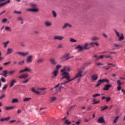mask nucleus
I'll return each mask as SVG.
<instances>
[{
	"label": "nucleus",
	"mask_w": 125,
	"mask_h": 125,
	"mask_svg": "<svg viewBox=\"0 0 125 125\" xmlns=\"http://www.w3.org/2000/svg\"><path fill=\"white\" fill-rule=\"evenodd\" d=\"M62 77L61 79V80H63L65 79L66 80V81H64L62 83H58L56 86H55L54 88H58L60 86V85H63V84H66L67 83H69L70 82H72L73 80H71V75H70V73L69 72H63L62 74Z\"/></svg>",
	"instance_id": "obj_1"
},
{
	"label": "nucleus",
	"mask_w": 125,
	"mask_h": 125,
	"mask_svg": "<svg viewBox=\"0 0 125 125\" xmlns=\"http://www.w3.org/2000/svg\"><path fill=\"white\" fill-rule=\"evenodd\" d=\"M31 7L32 8H28L26 9V11H30V12H39V9L37 7V4H31Z\"/></svg>",
	"instance_id": "obj_2"
},
{
	"label": "nucleus",
	"mask_w": 125,
	"mask_h": 125,
	"mask_svg": "<svg viewBox=\"0 0 125 125\" xmlns=\"http://www.w3.org/2000/svg\"><path fill=\"white\" fill-rule=\"evenodd\" d=\"M114 31L115 33V34H116L117 36L119 38V41L120 42H121V41H124V40H125V37L124 36V34L121 33L120 34V33L119 32H118V31H117V29H114Z\"/></svg>",
	"instance_id": "obj_3"
},
{
	"label": "nucleus",
	"mask_w": 125,
	"mask_h": 125,
	"mask_svg": "<svg viewBox=\"0 0 125 125\" xmlns=\"http://www.w3.org/2000/svg\"><path fill=\"white\" fill-rule=\"evenodd\" d=\"M83 70H78V73L76 75L75 77L72 79H70V80H72V81H74V80H76V79L78 78H81V77H83L84 75H83Z\"/></svg>",
	"instance_id": "obj_4"
},
{
	"label": "nucleus",
	"mask_w": 125,
	"mask_h": 125,
	"mask_svg": "<svg viewBox=\"0 0 125 125\" xmlns=\"http://www.w3.org/2000/svg\"><path fill=\"white\" fill-rule=\"evenodd\" d=\"M32 70L29 67H26L23 70L19 71V74H21V73H24V72H28V73H32Z\"/></svg>",
	"instance_id": "obj_5"
},
{
	"label": "nucleus",
	"mask_w": 125,
	"mask_h": 125,
	"mask_svg": "<svg viewBox=\"0 0 125 125\" xmlns=\"http://www.w3.org/2000/svg\"><path fill=\"white\" fill-rule=\"evenodd\" d=\"M65 39V38L64 37V36H55L53 37V40L54 41H63V40H64Z\"/></svg>",
	"instance_id": "obj_6"
},
{
	"label": "nucleus",
	"mask_w": 125,
	"mask_h": 125,
	"mask_svg": "<svg viewBox=\"0 0 125 125\" xmlns=\"http://www.w3.org/2000/svg\"><path fill=\"white\" fill-rule=\"evenodd\" d=\"M27 78H29V74L28 73H23L18 77V78L20 79V80H22V79H24L25 80L27 79Z\"/></svg>",
	"instance_id": "obj_7"
},
{
	"label": "nucleus",
	"mask_w": 125,
	"mask_h": 125,
	"mask_svg": "<svg viewBox=\"0 0 125 125\" xmlns=\"http://www.w3.org/2000/svg\"><path fill=\"white\" fill-rule=\"evenodd\" d=\"M73 58V57H69V54H66L61 57V59L62 60V61H65L66 60H69L70 58Z\"/></svg>",
	"instance_id": "obj_8"
},
{
	"label": "nucleus",
	"mask_w": 125,
	"mask_h": 125,
	"mask_svg": "<svg viewBox=\"0 0 125 125\" xmlns=\"http://www.w3.org/2000/svg\"><path fill=\"white\" fill-rule=\"evenodd\" d=\"M70 71H71V69H70V67L68 66H65L63 69H62L61 70V72L63 74V73H68V72H70Z\"/></svg>",
	"instance_id": "obj_9"
},
{
	"label": "nucleus",
	"mask_w": 125,
	"mask_h": 125,
	"mask_svg": "<svg viewBox=\"0 0 125 125\" xmlns=\"http://www.w3.org/2000/svg\"><path fill=\"white\" fill-rule=\"evenodd\" d=\"M33 62V56L30 55L28 57H27L26 60V63H32Z\"/></svg>",
	"instance_id": "obj_10"
},
{
	"label": "nucleus",
	"mask_w": 125,
	"mask_h": 125,
	"mask_svg": "<svg viewBox=\"0 0 125 125\" xmlns=\"http://www.w3.org/2000/svg\"><path fill=\"white\" fill-rule=\"evenodd\" d=\"M17 54L18 55H21V56H27V55H29V52H17Z\"/></svg>",
	"instance_id": "obj_11"
},
{
	"label": "nucleus",
	"mask_w": 125,
	"mask_h": 125,
	"mask_svg": "<svg viewBox=\"0 0 125 125\" xmlns=\"http://www.w3.org/2000/svg\"><path fill=\"white\" fill-rule=\"evenodd\" d=\"M75 49L77 50L78 52H80L83 50V47L81 45H78L75 47Z\"/></svg>",
	"instance_id": "obj_12"
},
{
	"label": "nucleus",
	"mask_w": 125,
	"mask_h": 125,
	"mask_svg": "<svg viewBox=\"0 0 125 125\" xmlns=\"http://www.w3.org/2000/svg\"><path fill=\"white\" fill-rule=\"evenodd\" d=\"M83 49L87 50L90 49V48H91V47L89 46V43H85L84 44V45L83 46Z\"/></svg>",
	"instance_id": "obj_13"
},
{
	"label": "nucleus",
	"mask_w": 125,
	"mask_h": 125,
	"mask_svg": "<svg viewBox=\"0 0 125 125\" xmlns=\"http://www.w3.org/2000/svg\"><path fill=\"white\" fill-rule=\"evenodd\" d=\"M97 123L98 124H105V120L103 117H100L97 120Z\"/></svg>",
	"instance_id": "obj_14"
},
{
	"label": "nucleus",
	"mask_w": 125,
	"mask_h": 125,
	"mask_svg": "<svg viewBox=\"0 0 125 125\" xmlns=\"http://www.w3.org/2000/svg\"><path fill=\"white\" fill-rule=\"evenodd\" d=\"M8 3H10V0H7L5 2L0 3V7H3Z\"/></svg>",
	"instance_id": "obj_15"
},
{
	"label": "nucleus",
	"mask_w": 125,
	"mask_h": 125,
	"mask_svg": "<svg viewBox=\"0 0 125 125\" xmlns=\"http://www.w3.org/2000/svg\"><path fill=\"white\" fill-rule=\"evenodd\" d=\"M52 79H54L55 77H57V75H58V70H55L53 72H52Z\"/></svg>",
	"instance_id": "obj_16"
},
{
	"label": "nucleus",
	"mask_w": 125,
	"mask_h": 125,
	"mask_svg": "<svg viewBox=\"0 0 125 125\" xmlns=\"http://www.w3.org/2000/svg\"><path fill=\"white\" fill-rule=\"evenodd\" d=\"M44 25L46 27H51L52 26V22L47 21H45Z\"/></svg>",
	"instance_id": "obj_17"
},
{
	"label": "nucleus",
	"mask_w": 125,
	"mask_h": 125,
	"mask_svg": "<svg viewBox=\"0 0 125 125\" xmlns=\"http://www.w3.org/2000/svg\"><path fill=\"white\" fill-rule=\"evenodd\" d=\"M3 73H0V76H3V77H5V78L7 77V74H8V71L7 70H5L4 71H2Z\"/></svg>",
	"instance_id": "obj_18"
},
{
	"label": "nucleus",
	"mask_w": 125,
	"mask_h": 125,
	"mask_svg": "<svg viewBox=\"0 0 125 125\" xmlns=\"http://www.w3.org/2000/svg\"><path fill=\"white\" fill-rule=\"evenodd\" d=\"M68 27L69 28H72V25H71L69 23H65L64 24V25L62 27V29H66V28H68Z\"/></svg>",
	"instance_id": "obj_19"
},
{
	"label": "nucleus",
	"mask_w": 125,
	"mask_h": 125,
	"mask_svg": "<svg viewBox=\"0 0 125 125\" xmlns=\"http://www.w3.org/2000/svg\"><path fill=\"white\" fill-rule=\"evenodd\" d=\"M89 44V45H90L91 47H94L95 45H96V46H98L99 45V44L96 42H92L90 43Z\"/></svg>",
	"instance_id": "obj_20"
},
{
	"label": "nucleus",
	"mask_w": 125,
	"mask_h": 125,
	"mask_svg": "<svg viewBox=\"0 0 125 125\" xmlns=\"http://www.w3.org/2000/svg\"><path fill=\"white\" fill-rule=\"evenodd\" d=\"M49 61L52 65H57V62L55 61V59L52 58L49 60Z\"/></svg>",
	"instance_id": "obj_21"
},
{
	"label": "nucleus",
	"mask_w": 125,
	"mask_h": 125,
	"mask_svg": "<svg viewBox=\"0 0 125 125\" xmlns=\"http://www.w3.org/2000/svg\"><path fill=\"white\" fill-rule=\"evenodd\" d=\"M110 87H112V85L110 84H106L104 85V88H103V90H109Z\"/></svg>",
	"instance_id": "obj_22"
},
{
	"label": "nucleus",
	"mask_w": 125,
	"mask_h": 125,
	"mask_svg": "<svg viewBox=\"0 0 125 125\" xmlns=\"http://www.w3.org/2000/svg\"><path fill=\"white\" fill-rule=\"evenodd\" d=\"M43 62H44V60L43 59L39 58L36 60V62L37 64H41Z\"/></svg>",
	"instance_id": "obj_23"
},
{
	"label": "nucleus",
	"mask_w": 125,
	"mask_h": 125,
	"mask_svg": "<svg viewBox=\"0 0 125 125\" xmlns=\"http://www.w3.org/2000/svg\"><path fill=\"white\" fill-rule=\"evenodd\" d=\"M10 120V117H8L4 118H1L0 119V122H7V121H9Z\"/></svg>",
	"instance_id": "obj_24"
},
{
	"label": "nucleus",
	"mask_w": 125,
	"mask_h": 125,
	"mask_svg": "<svg viewBox=\"0 0 125 125\" xmlns=\"http://www.w3.org/2000/svg\"><path fill=\"white\" fill-rule=\"evenodd\" d=\"M31 91H32V92H34V93H36V94H41V92L39 91H36L35 87H33L31 89Z\"/></svg>",
	"instance_id": "obj_25"
},
{
	"label": "nucleus",
	"mask_w": 125,
	"mask_h": 125,
	"mask_svg": "<svg viewBox=\"0 0 125 125\" xmlns=\"http://www.w3.org/2000/svg\"><path fill=\"white\" fill-rule=\"evenodd\" d=\"M16 83V80H12L10 83V87H12L14 85V83Z\"/></svg>",
	"instance_id": "obj_26"
},
{
	"label": "nucleus",
	"mask_w": 125,
	"mask_h": 125,
	"mask_svg": "<svg viewBox=\"0 0 125 125\" xmlns=\"http://www.w3.org/2000/svg\"><path fill=\"white\" fill-rule=\"evenodd\" d=\"M99 82H101L102 83H109L110 82L108 79H104L103 80H99Z\"/></svg>",
	"instance_id": "obj_27"
},
{
	"label": "nucleus",
	"mask_w": 125,
	"mask_h": 125,
	"mask_svg": "<svg viewBox=\"0 0 125 125\" xmlns=\"http://www.w3.org/2000/svg\"><path fill=\"white\" fill-rule=\"evenodd\" d=\"M98 79V76L97 75H94L91 76L92 81H96Z\"/></svg>",
	"instance_id": "obj_28"
},
{
	"label": "nucleus",
	"mask_w": 125,
	"mask_h": 125,
	"mask_svg": "<svg viewBox=\"0 0 125 125\" xmlns=\"http://www.w3.org/2000/svg\"><path fill=\"white\" fill-rule=\"evenodd\" d=\"M13 52V49L9 48L7 49L6 54H10Z\"/></svg>",
	"instance_id": "obj_29"
},
{
	"label": "nucleus",
	"mask_w": 125,
	"mask_h": 125,
	"mask_svg": "<svg viewBox=\"0 0 125 125\" xmlns=\"http://www.w3.org/2000/svg\"><path fill=\"white\" fill-rule=\"evenodd\" d=\"M52 14L53 15V17H54V18H56V17H57V14L56 13V12L55 11H52Z\"/></svg>",
	"instance_id": "obj_30"
},
{
	"label": "nucleus",
	"mask_w": 125,
	"mask_h": 125,
	"mask_svg": "<svg viewBox=\"0 0 125 125\" xmlns=\"http://www.w3.org/2000/svg\"><path fill=\"white\" fill-rule=\"evenodd\" d=\"M62 88H64V87L62 86V85H60V87L59 88H54V89H55V90L57 92H58L59 91H61Z\"/></svg>",
	"instance_id": "obj_31"
},
{
	"label": "nucleus",
	"mask_w": 125,
	"mask_h": 125,
	"mask_svg": "<svg viewBox=\"0 0 125 125\" xmlns=\"http://www.w3.org/2000/svg\"><path fill=\"white\" fill-rule=\"evenodd\" d=\"M14 108V106H6L5 107V110L6 111H8V110H12V109H13Z\"/></svg>",
	"instance_id": "obj_32"
},
{
	"label": "nucleus",
	"mask_w": 125,
	"mask_h": 125,
	"mask_svg": "<svg viewBox=\"0 0 125 125\" xmlns=\"http://www.w3.org/2000/svg\"><path fill=\"white\" fill-rule=\"evenodd\" d=\"M99 102H100V101H96V99H95V98H94L93 99L92 104H98V103H99Z\"/></svg>",
	"instance_id": "obj_33"
},
{
	"label": "nucleus",
	"mask_w": 125,
	"mask_h": 125,
	"mask_svg": "<svg viewBox=\"0 0 125 125\" xmlns=\"http://www.w3.org/2000/svg\"><path fill=\"white\" fill-rule=\"evenodd\" d=\"M91 41H98L99 40V38L97 37H93L92 38H91Z\"/></svg>",
	"instance_id": "obj_34"
},
{
	"label": "nucleus",
	"mask_w": 125,
	"mask_h": 125,
	"mask_svg": "<svg viewBox=\"0 0 125 125\" xmlns=\"http://www.w3.org/2000/svg\"><path fill=\"white\" fill-rule=\"evenodd\" d=\"M69 42H77V40L74 39V38H70L69 39Z\"/></svg>",
	"instance_id": "obj_35"
},
{
	"label": "nucleus",
	"mask_w": 125,
	"mask_h": 125,
	"mask_svg": "<svg viewBox=\"0 0 125 125\" xmlns=\"http://www.w3.org/2000/svg\"><path fill=\"white\" fill-rule=\"evenodd\" d=\"M15 72H16L15 70H13L10 71L8 72V74L10 75V76H12L13 74H15Z\"/></svg>",
	"instance_id": "obj_36"
},
{
	"label": "nucleus",
	"mask_w": 125,
	"mask_h": 125,
	"mask_svg": "<svg viewBox=\"0 0 125 125\" xmlns=\"http://www.w3.org/2000/svg\"><path fill=\"white\" fill-rule=\"evenodd\" d=\"M5 31H7L8 32H11L12 30L10 27L5 26Z\"/></svg>",
	"instance_id": "obj_37"
},
{
	"label": "nucleus",
	"mask_w": 125,
	"mask_h": 125,
	"mask_svg": "<svg viewBox=\"0 0 125 125\" xmlns=\"http://www.w3.org/2000/svg\"><path fill=\"white\" fill-rule=\"evenodd\" d=\"M31 100V98H25L23 99V102H28Z\"/></svg>",
	"instance_id": "obj_38"
},
{
	"label": "nucleus",
	"mask_w": 125,
	"mask_h": 125,
	"mask_svg": "<svg viewBox=\"0 0 125 125\" xmlns=\"http://www.w3.org/2000/svg\"><path fill=\"white\" fill-rule=\"evenodd\" d=\"M101 111H105V110H107L108 109V106H102L101 107Z\"/></svg>",
	"instance_id": "obj_39"
},
{
	"label": "nucleus",
	"mask_w": 125,
	"mask_h": 125,
	"mask_svg": "<svg viewBox=\"0 0 125 125\" xmlns=\"http://www.w3.org/2000/svg\"><path fill=\"white\" fill-rule=\"evenodd\" d=\"M20 43L21 46L22 47H25V46H26V43H25V42H20Z\"/></svg>",
	"instance_id": "obj_40"
},
{
	"label": "nucleus",
	"mask_w": 125,
	"mask_h": 125,
	"mask_svg": "<svg viewBox=\"0 0 125 125\" xmlns=\"http://www.w3.org/2000/svg\"><path fill=\"white\" fill-rule=\"evenodd\" d=\"M64 125H71V124H72L71 122H69V120H66L64 123Z\"/></svg>",
	"instance_id": "obj_41"
},
{
	"label": "nucleus",
	"mask_w": 125,
	"mask_h": 125,
	"mask_svg": "<svg viewBox=\"0 0 125 125\" xmlns=\"http://www.w3.org/2000/svg\"><path fill=\"white\" fill-rule=\"evenodd\" d=\"M9 43V41H7L3 43L4 47H7V45Z\"/></svg>",
	"instance_id": "obj_42"
},
{
	"label": "nucleus",
	"mask_w": 125,
	"mask_h": 125,
	"mask_svg": "<svg viewBox=\"0 0 125 125\" xmlns=\"http://www.w3.org/2000/svg\"><path fill=\"white\" fill-rule=\"evenodd\" d=\"M120 118L119 116H117L116 117L114 120L113 121V124H116V123H117L118 122V120H119V118Z\"/></svg>",
	"instance_id": "obj_43"
},
{
	"label": "nucleus",
	"mask_w": 125,
	"mask_h": 125,
	"mask_svg": "<svg viewBox=\"0 0 125 125\" xmlns=\"http://www.w3.org/2000/svg\"><path fill=\"white\" fill-rule=\"evenodd\" d=\"M18 102V99H13L11 103H17Z\"/></svg>",
	"instance_id": "obj_44"
},
{
	"label": "nucleus",
	"mask_w": 125,
	"mask_h": 125,
	"mask_svg": "<svg viewBox=\"0 0 125 125\" xmlns=\"http://www.w3.org/2000/svg\"><path fill=\"white\" fill-rule=\"evenodd\" d=\"M55 100H56V97H52L50 99V101L52 103L54 102V101H55Z\"/></svg>",
	"instance_id": "obj_45"
},
{
	"label": "nucleus",
	"mask_w": 125,
	"mask_h": 125,
	"mask_svg": "<svg viewBox=\"0 0 125 125\" xmlns=\"http://www.w3.org/2000/svg\"><path fill=\"white\" fill-rule=\"evenodd\" d=\"M25 63V60H23L18 62L19 65H23Z\"/></svg>",
	"instance_id": "obj_46"
},
{
	"label": "nucleus",
	"mask_w": 125,
	"mask_h": 125,
	"mask_svg": "<svg viewBox=\"0 0 125 125\" xmlns=\"http://www.w3.org/2000/svg\"><path fill=\"white\" fill-rule=\"evenodd\" d=\"M57 48H63V44L62 43L59 44Z\"/></svg>",
	"instance_id": "obj_47"
},
{
	"label": "nucleus",
	"mask_w": 125,
	"mask_h": 125,
	"mask_svg": "<svg viewBox=\"0 0 125 125\" xmlns=\"http://www.w3.org/2000/svg\"><path fill=\"white\" fill-rule=\"evenodd\" d=\"M29 81H30V79H27L25 81H23L22 82V83H27L29 82Z\"/></svg>",
	"instance_id": "obj_48"
},
{
	"label": "nucleus",
	"mask_w": 125,
	"mask_h": 125,
	"mask_svg": "<svg viewBox=\"0 0 125 125\" xmlns=\"http://www.w3.org/2000/svg\"><path fill=\"white\" fill-rule=\"evenodd\" d=\"M94 58H95V61H97L98 60H99V58L98 57H97V55H95L93 56Z\"/></svg>",
	"instance_id": "obj_49"
},
{
	"label": "nucleus",
	"mask_w": 125,
	"mask_h": 125,
	"mask_svg": "<svg viewBox=\"0 0 125 125\" xmlns=\"http://www.w3.org/2000/svg\"><path fill=\"white\" fill-rule=\"evenodd\" d=\"M113 46H114L115 47H121V45L117 44V43H114L113 44Z\"/></svg>",
	"instance_id": "obj_50"
},
{
	"label": "nucleus",
	"mask_w": 125,
	"mask_h": 125,
	"mask_svg": "<svg viewBox=\"0 0 125 125\" xmlns=\"http://www.w3.org/2000/svg\"><path fill=\"white\" fill-rule=\"evenodd\" d=\"M62 67V66H61V65H57L56 66V70H57V71H58V70H59V69H60V68H61Z\"/></svg>",
	"instance_id": "obj_51"
},
{
	"label": "nucleus",
	"mask_w": 125,
	"mask_h": 125,
	"mask_svg": "<svg viewBox=\"0 0 125 125\" xmlns=\"http://www.w3.org/2000/svg\"><path fill=\"white\" fill-rule=\"evenodd\" d=\"M7 88V84H5L2 88V90H5Z\"/></svg>",
	"instance_id": "obj_52"
},
{
	"label": "nucleus",
	"mask_w": 125,
	"mask_h": 125,
	"mask_svg": "<svg viewBox=\"0 0 125 125\" xmlns=\"http://www.w3.org/2000/svg\"><path fill=\"white\" fill-rule=\"evenodd\" d=\"M117 84L118 86H121V85H122V82H121V81L120 80L117 81Z\"/></svg>",
	"instance_id": "obj_53"
},
{
	"label": "nucleus",
	"mask_w": 125,
	"mask_h": 125,
	"mask_svg": "<svg viewBox=\"0 0 125 125\" xmlns=\"http://www.w3.org/2000/svg\"><path fill=\"white\" fill-rule=\"evenodd\" d=\"M14 13H15L16 14H21V13H22L21 11H15L14 12Z\"/></svg>",
	"instance_id": "obj_54"
},
{
	"label": "nucleus",
	"mask_w": 125,
	"mask_h": 125,
	"mask_svg": "<svg viewBox=\"0 0 125 125\" xmlns=\"http://www.w3.org/2000/svg\"><path fill=\"white\" fill-rule=\"evenodd\" d=\"M104 57H105V58H106V59L109 58V59H113V57H112L111 56H109V55L104 56Z\"/></svg>",
	"instance_id": "obj_55"
},
{
	"label": "nucleus",
	"mask_w": 125,
	"mask_h": 125,
	"mask_svg": "<svg viewBox=\"0 0 125 125\" xmlns=\"http://www.w3.org/2000/svg\"><path fill=\"white\" fill-rule=\"evenodd\" d=\"M11 63V62H5L3 63L4 66H7V65H9Z\"/></svg>",
	"instance_id": "obj_56"
},
{
	"label": "nucleus",
	"mask_w": 125,
	"mask_h": 125,
	"mask_svg": "<svg viewBox=\"0 0 125 125\" xmlns=\"http://www.w3.org/2000/svg\"><path fill=\"white\" fill-rule=\"evenodd\" d=\"M105 100L106 102H109L111 100V97H106L105 98Z\"/></svg>",
	"instance_id": "obj_57"
},
{
	"label": "nucleus",
	"mask_w": 125,
	"mask_h": 125,
	"mask_svg": "<svg viewBox=\"0 0 125 125\" xmlns=\"http://www.w3.org/2000/svg\"><path fill=\"white\" fill-rule=\"evenodd\" d=\"M46 88H38L37 90H45Z\"/></svg>",
	"instance_id": "obj_58"
},
{
	"label": "nucleus",
	"mask_w": 125,
	"mask_h": 125,
	"mask_svg": "<svg viewBox=\"0 0 125 125\" xmlns=\"http://www.w3.org/2000/svg\"><path fill=\"white\" fill-rule=\"evenodd\" d=\"M7 22V19H3L2 20V23H6Z\"/></svg>",
	"instance_id": "obj_59"
},
{
	"label": "nucleus",
	"mask_w": 125,
	"mask_h": 125,
	"mask_svg": "<svg viewBox=\"0 0 125 125\" xmlns=\"http://www.w3.org/2000/svg\"><path fill=\"white\" fill-rule=\"evenodd\" d=\"M102 83H101V82H99V80L97 82V84L96 85V87H97V86H99V85H100Z\"/></svg>",
	"instance_id": "obj_60"
},
{
	"label": "nucleus",
	"mask_w": 125,
	"mask_h": 125,
	"mask_svg": "<svg viewBox=\"0 0 125 125\" xmlns=\"http://www.w3.org/2000/svg\"><path fill=\"white\" fill-rule=\"evenodd\" d=\"M97 96H100V94H96L93 95V97H97Z\"/></svg>",
	"instance_id": "obj_61"
},
{
	"label": "nucleus",
	"mask_w": 125,
	"mask_h": 125,
	"mask_svg": "<svg viewBox=\"0 0 125 125\" xmlns=\"http://www.w3.org/2000/svg\"><path fill=\"white\" fill-rule=\"evenodd\" d=\"M18 20L19 21H23V18H22V17H19L18 18Z\"/></svg>",
	"instance_id": "obj_62"
},
{
	"label": "nucleus",
	"mask_w": 125,
	"mask_h": 125,
	"mask_svg": "<svg viewBox=\"0 0 125 125\" xmlns=\"http://www.w3.org/2000/svg\"><path fill=\"white\" fill-rule=\"evenodd\" d=\"M97 66H103V65H104V64L102 63H98L96 64Z\"/></svg>",
	"instance_id": "obj_63"
},
{
	"label": "nucleus",
	"mask_w": 125,
	"mask_h": 125,
	"mask_svg": "<svg viewBox=\"0 0 125 125\" xmlns=\"http://www.w3.org/2000/svg\"><path fill=\"white\" fill-rule=\"evenodd\" d=\"M1 81L3 82V83H5V82H6V81L5 80V79L4 78H3V77H1Z\"/></svg>",
	"instance_id": "obj_64"
}]
</instances>
